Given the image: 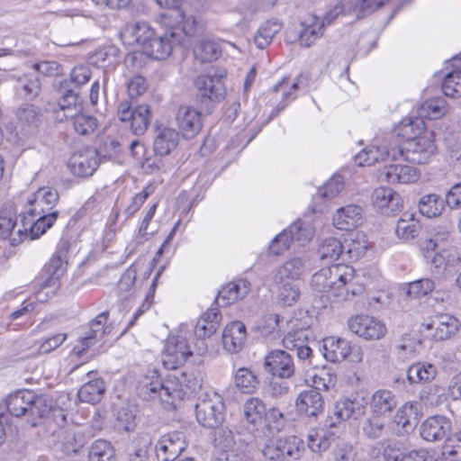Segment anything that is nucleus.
Listing matches in <instances>:
<instances>
[{
  "instance_id": "33",
  "label": "nucleus",
  "mask_w": 461,
  "mask_h": 461,
  "mask_svg": "<svg viewBox=\"0 0 461 461\" xmlns=\"http://www.w3.org/2000/svg\"><path fill=\"white\" fill-rule=\"evenodd\" d=\"M16 225V211L12 204H5L0 211V238H9L12 245L22 240V235L23 234L22 230H18L14 237V230Z\"/></svg>"
},
{
  "instance_id": "22",
  "label": "nucleus",
  "mask_w": 461,
  "mask_h": 461,
  "mask_svg": "<svg viewBox=\"0 0 461 461\" xmlns=\"http://www.w3.org/2000/svg\"><path fill=\"white\" fill-rule=\"evenodd\" d=\"M334 226L341 230H351L362 223L363 209L356 204L339 208L333 215Z\"/></svg>"
},
{
  "instance_id": "53",
  "label": "nucleus",
  "mask_w": 461,
  "mask_h": 461,
  "mask_svg": "<svg viewBox=\"0 0 461 461\" xmlns=\"http://www.w3.org/2000/svg\"><path fill=\"white\" fill-rule=\"evenodd\" d=\"M362 431L367 438L377 439L387 435L388 426L382 416L372 414L371 417L364 420Z\"/></svg>"
},
{
  "instance_id": "51",
  "label": "nucleus",
  "mask_w": 461,
  "mask_h": 461,
  "mask_svg": "<svg viewBox=\"0 0 461 461\" xmlns=\"http://www.w3.org/2000/svg\"><path fill=\"white\" fill-rule=\"evenodd\" d=\"M276 287L277 299L285 306L295 303L300 297V288L294 281L285 280L283 283H274Z\"/></svg>"
},
{
  "instance_id": "48",
  "label": "nucleus",
  "mask_w": 461,
  "mask_h": 461,
  "mask_svg": "<svg viewBox=\"0 0 461 461\" xmlns=\"http://www.w3.org/2000/svg\"><path fill=\"white\" fill-rule=\"evenodd\" d=\"M213 446L219 456L238 448L233 432L227 427H217L213 435Z\"/></svg>"
},
{
  "instance_id": "23",
  "label": "nucleus",
  "mask_w": 461,
  "mask_h": 461,
  "mask_svg": "<svg viewBox=\"0 0 461 461\" xmlns=\"http://www.w3.org/2000/svg\"><path fill=\"white\" fill-rule=\"evenodd\" d=\"M295 405L301 414L316 417L323 411L324 400L320 392L309 389L299 393Z\"/></svg>"
},
{
  "instance_id": "56",
  "label": "nucleus",
  "mask_w": 461,
  "mask_h": 461,
  "mask_svg": "<svg viewBox=\"0 0 461 461\" xmlns=\"http://www.w3.org/2000/svg\"><path fill=\"white\" fill-rule=\"evenodd\" d=\"M447 112V102L444 97L437 96L425 101L420 107V116L429 120H436L446 114Z\"/></svg>"
},
{
  "instance_id": "29",
  "label": "nucleus",
  "mask_w": 461,
  "mask_h": 461,
  "mask_svg": "<svg viewBox=\"0 0 461 461\" xmlns=\"http://www.w3.org/2000/svg\"><path fill=\"white\" fill-rule=\"evenodd\" d=\"M424 326L428 330H434L435 337L443 340L456 334L458 330V321L452 315L440 313L433 316Z\"/></svg>"
},
{
  "instance_id": "7",
  "label": "nucleus",
  "mask_w": 461,
  "mask_h": 461,
  "mask_svg": "<svg viewBox=\"0 0 461 461\" xmlns=\"http://www.w3.org/2000/svg\"><path fill=\"white\" fill-rule=\"evenodd\" d=\"M177 30L178 27L170 25V28L167 27L161 32H155L143 48L144 53L154 59H166L172 53L174 46L182 41L183 36Z\"/></svg>"
},
{
  "instance_id": "41",
  "label": "nucleus",
  "mask_w": 461,
  "mask_h": 461,
  "mask_svg": "<svg viewBox=\"0 0 461 461\" xmlns=\"http://www.w3.org/2000/svg\"><path fill=\"white\" fill-rule=\"evenodd\" d=\"M312 324V318L309 315L308 312H298L294 317L285 321L286 334L292 335L294 339L302 334V337L309 339V329Z\"/></svg>"
},
{
  "instance_id": "64",
  "label": "nucleus",
  "mask_w": 461,
  "mask_h": 461,
  "mask_svg": "<svg viewBox=\"0 0 461 461\" xmlns=\"http://www.w3.org/2000/svg\"><path fill=\"white\" fill-rule=\"evenodd\" d=\"M442 455L449 461H461V432L447 437L442 447Z\"/></svg>"
},
{
  "instance_id": "36",
  "label": "nucleus",
  "mask_w": 461,
  "mask_h": 461,
  "mask_svg": "<svg viewBox=\"0 0 461 461\" xmlns=\"http://www.w3.org/2000/svg\"><path fill=\"white\" fill-rule=\"evenodd\" d=\"M179 133L168 127H158L154 139V151L157 155L166 156L175 149L178 144Z\"/></svg>"
},
{
  "instance_id": "44",
  "label": "nucleus",
  "mask_w": 461,
  "mask_h": 461,
  "mask_svg": "<svg viewBox=\"0 0 461 461\" xmlns=\"http://www.w3.org/2000/svg\"><path fill=\"white\" fill-rule=\"evenodd\" d=\"M282 23L277 19H270L263 23L255 35V44L264 49L270 44L274 37L281 31Z\"/></svg>"
},
{
  "instance_id": "46",
  "label": "nucleus",
  "mask_w": 461,
  "mask_h": 461,
  "mask_svg": "<svg viewBox=\"0 0 461 461\" xmlns=\"http://www.w3.org/2000/svg\"><path fill=\"white\" fill-rule=\"evenodd\" d=\"M221 53L220 45L209 39L201 40L194 48V58L202 63L216 60Z\"/></svg>"
},
{
  "instance_id": "63",
  "label": "nucleus",
  "mask_w": 461,
  "mask_h": 461,
  "mask_svg": "<svg viewBox=\"0 0 461 461\" xmlns=\"http://www.w3.org/2000/svg\"><path fill=\"white\" fill-rule=\"evenodd\" d=\"M68 120H71L74 131L79 135H88L94 132L97 127L95 117L81 112Z\"/></svg>"
},
{
  "instance_id": "42",
  "label": "nucleus",
  "mask_w": 461,
  "mask_h": 461,
  "mask_svg": "<svg viewBox=\"0 0 461 461\" xmlns=\"http://www.w3.org/2000/svg\"><path fill=\"white\" fill-rule=\"evenodd\" d=\"M104 392V380L96 378L85 383L78 390L77 396L81 402L95 404L101 401Z\"/></svg>"
},
{
  "instance_id": "1",
  "label": "nucleus",
  "mask_w": 461,
  "mask_h": 461,
  "mask_svg": "<svg viewBox=\"0 0 461 461\" xmlns=\"http://www.w3.org/2000/svg\"><path fill=\"white\" fill-rule=\"evenodd\" d=\"M202 384V376L194 370L184 371L166 381H161L158 373L152 371L140 381L138 391L145 401L158 399L165 408L175 409L184 400L186 390L196 392Z\"/></svg>"
},
{
  "instance_id": "31",
  "label": "nucleus",
  "mask_w": 461,
  "mask_h": 461,
  "mask_svg": "<svg viewBox=\"0 0 461 461\" xmlns=\"http://www.w3.org/2000/svg\"><path fill=\"white\" fill-rule=\"evenodd\" d=\"M397 404V397L392 391L380 389L371 397L370 410L372 414L384 417L390 415Z\"/></svg>"
},
{
  "instance_id": "20",
  "label": "nucleus",
  "mask_w": 461,
  "mask_h": 461,
  "mask_svg": "<svg viewBox=\"0 0 461 461\" xmlns=\"http://www.w3.org/2000/svg\"><path fill=\"white\" fill-rule=\"evenodd\" d=\"M265 368L280 378H289L294 373V364L290 354L284 350H274L265 358Z\"/></svg>"
},
{
  "instance_id": "57",
  "label": "nucleus",
  "mask_w": 461,
  "mask_h": 461,
  "mask_svg": "<svg viewBox=\"0 0 461 461\" xmlns=\"http://www.w3.org/2000/svg\"><path fill=\"white\" fill-rule=\"evenodd\" d=\"M151 444L152 440L149 434H140L134 438L128 461H148Z\"/></svg>"
},
{
  "instance_id": "55",
  "label": "nucleus",
  "mask_w": 461,
  "mask_h": 461,
  "mask_svg": "<svg viewBox=\"0 0 461 461\" xmlns=\"http://www.w3.org/2000/svg\"><path fill=\"white\" fill-rule=\"evenodd\" d=\"M420 230V224L413 218L412 214L405 213L403 217L398 220L395 233L402 240H410L415 238Z\"/></svg>"
},
{
  "instance_id": "50",
  "label": "nucleus",
  "mask_w": 461,
  "mask_h": 461,
  "mask_svg": "<svg viewBox=\"0 0 461 461\" xmlns=\"http://www.w3.org/2000/svg\"><path fill=\"white\" fill-rule=\"evenodd\" d=\"M422 249L426 262L434 268L441 269L448 264V251L444 248L436 247L433 241H426Z\"/></svg>"
},
{
  "instance_id": "26",
  "label": "nucleus",
  "mask_w": 461,
  "mask_h": 461,
  "mask_svg": "<svg viewBox=\"0 0 461 461\" xmlns=\"http://www.w3.org/2000/svg\"><path fill=\"white\" fill-rule=\"evenodd\" d=\"M419 422L417 407L405 402L396 411L393 417V423L397 426V435H408L414 430Z\"/></svg>"
},
{
  "instance_id": "62",
  "label": "nucleus",
  "mask_w": 461,
  "mask_h": 461,
  "mask_svg": "<svg viewBox=\"0 0 461 461\" xmlns=\"http://www.w3.org/2000/svg\"><path fill=\"white\" fill-rule=\"evenodd\" d=\"M61 448L67 455L76 454L85 445V438L82 434L74 430L60 431Z\"/></svg>"
},
{
  "instance_id": "54",
  "label": "nucleus",
  "mask_w": 461,
  "mask_h": 461,
  "mask_svg": "<svg viewBox=\"0 0 461 461\" xmlns=\"http://www.w3.org/2000/svg\"><path fill=\"white\" fill-rule=\"evenodd\" d=\"M219 326H217L216 321H204L203 319H199L194 326V333L195 337H197L200 341L195 348V353L199 356H202L206 351V345L203 339L207 337H211L217 330Z\"/></svg>"
},
{
  "instance_id": "17",
  "label": "nucleus",
  "mask_w": 461,
  "mask_h": 461,
  "mask_svg": "<svg viewBox=\"0 0 461 461\" xmlns=\"http://www.w3.org/2000/svg\"><path fill=\"white\" fill-rule=\"evenodd\" d=\"M452 429L448 418L441 415H435L426 419L420 425V437L429 442H437L447 438Z\"/></svg>"
},
{
  "instance_id": "27",
  "label": "nucleus",
  "mask_w": 461,
  "mask_h": 461,
  "mask_svg": "<svg viewBox=\"0 0 461 461\" xmlns=\"http://www.w3.org/2000/svg\"><path fill=\"white\" fill-rule=\"evenodd\" d=\"M249 290L250 283L245 279L230 282L219 291L216 303L219 306L226 307L244 298Z\"/></svg>"
},
{
  "instance_id": "34",
  "label": "nucleus",
  "mask_w": 461,
  "mask_h": 461,
  "mask_svg": "<svg viewBox=\"0 0 461 461\" xmlns=\"http://www.w3.org/2000/svg\"><path fill=\"white\" fill-rule=\"evenodd\" d=\"M306 259L301 257L287 260L273 274V283H283V279L298 280L306 269Z\"/></svg>"
},
{
  "instance_id": "61",
  "label": "nucleus",
  "mask_w": 461,
  "mask_h": 461,
  "mask_svg": "<svg viewBox=\"0 0 461 461\" xmlns=\"http://www.w3.org/2000/svg\"><path fill=\"white\" fill-rule=\"evenodd\" d=\"M285 230L288 231V236L292 241L296 240L300 243L310 241L314 235V229L312 224L301 220L295 221Z\"/></svg>"
},
{
  "instance_id": "60",
  "label": "nucleus",
  "mask_w": 461,
  "mask_h": 461,
  "mask_svg": "<svg viewBox=\"0 0 461 461\" xmlns=\"http://www.w3.org/2000/svg\"><path fill=\"white\" fill-rule=\"evenodd\" d=\"M307 337H302V334H299L297 339H294L292 335H285L283 345L286 349L295 351L299 359L307 360L312 353V348L307 345Z\"/></svg>"
},
{
  "instance_id": "12",
  "label": "nucleus",
  "mask_w": 461,
  "mask_h": 461,
  "mask_svg": "<svg viewBox=\"0 0 461 461\" xmlns=\"http://www.w3.org/2000/svg\"><path fill=\"white\" fill-rule=\"evenodd\" d=\"M348 328L358 337L370 340L380 339L386 333V327L381 321L366 314L349 318Z\"/></svg>"
},
{
  "instance_id": "13",
  "label": "nucleus",
  "mask_w": 461,
  "mask_h": 461,
  "mask_svg": "<svg viewBox=\"0 0 461 461\" xmlns=\"http://www.w3.org/2000/svg\"><path fill=\"white\" fill-rule=\"evenodd\" d=\"M98 164L97 150L92 148H85L71 155L68 167L74 176L86 177L93 175Z\"/></svg>"
},
{
  "instance_id": "40",
  "label": "nucleus",
  "mask_w": 461,
  "mask_h": 461,
  "mask_svg": "<svg viewBox=\"0 0 461 461\" xmlns=\"http://www.w3.org/2000/svg\"><path fill=\"white\" fill-rule=\"evenodd\" d=\"M324 26L320 23V18L312 15L301 23L299 42L301 46L310 47L323 32Z\"/></svg>"
},
{
  "instance_id": "52",
  "label": "nucleus",
  "mask_w": 461,
  "mask_h": 461,
  "mask_svg": "<svg viewBox=\"0 0 461 461\" xmlns=\"http://www.w3.org/2000/svg\"><path fill=\"white\" fill-rule=\"evenodd\" d=\"M243 411L247 422L257 426L262 422L265 417L266 406L259 398L252 397L245 402Z\"/></svg>"
},
{
  "instance_id": "10",
  "label": "nucleus",
  "mask_w": 461,
  "mask_h": 461,
  "mask_svg": "<svg viewBox=\"0 0 461 461\" xmlns=\"http://www.w3.org/2000/svg\"><path fill=\"white\" fill-rule=\"evenodd\" d=\"M346 247L339 239L335 237H328L321 240L319 246V254L321 259L328 261L339 260L348 255L349 259L358 258L362 256L366 247L358 244L357 246H348L347 251Z\"/></svg>"
},
{
  "instance_id": "15",
  "label": "nucleus",
  "mask_w": 461,
  "mask_h": 461,
  "mask_svg": "<svg viewBox=\"0 0 461 461\" xmlns=\"http://www.w3.org/2000/svg\"><path fill=\"white\" fill-rule=\"evenodd\" d=\"M402 155L401 146H372L364 149L355 156L358 166H372L378 162L396 160Z\"/></svg>"
},
{
  "instance_id": "37",
  "label": "nucleus",
  "mask_w": 461,
  "mask_h": 461,
  "mask_svg": "<svg viewBox=\"0 0 461 461\" xmlns=\"http://www.w3.org/2000/svg\"><path fill=\"white\" fill-rule=\"evenodd\" d=\"M374 205L380 210H389L391 213L397 212L402 200L398 194L389 187L376 188L372 194Z\"/></svg>"
},
{
  "instance_id": "45",
  "label": "nucleus",
  "mask_w": 461,
  "mask_h": 461,
  "mask_svg": "<svg viewBox=\"0 0 461 461\" xmlns=\"http://www.w3.org/2000/svg\"><path fill=\"white\" fill-rule=\"evenodd\" d=\"M436 375L437 367L426 362L412 364L407 371V377L411 384L430 382Z\"/></svg>"
},
{
  "instance_id": "35",
  "label": "nucleus",
  "mask_w": 461,
  "mask_h": 461,
  "mask_svg": "<svg viewBox=\"0 0 461 461\" xmlns=\"http://www.w3.org/2000/svg\"><path fill=\"white\" fill-rule=\"evenodd\" d=\"M323 356L333 363L343 361L350 354L349 342L344 339L329 337L323 339Z\"/></svg>"
},
{
  "instance_id": "19",
  "label": "nucleus",
  "mask_w": 461,
  "mask_h": 461,
  "mask_svg": "<svg viewBox=\"0 0 461 461\" xmlns=\"http://www.w3.org/2000/svg\"><path fill=\"white\" fill-rule=\"evenodd\" d=\"M14 90L18 97L25 101H33L41 93V77L37 71H29L14 76Z\"/></svg>"
},
{
  "instance_id": "2",
  "label": "nucleus",
  "mask_w": 461,
  "mask_h": 461,
  "mask_svg": "<svg viewBox=\"0 0 461 461\" xmlns=\"http://www.w3.org/2000/svg\"><path fill=\"white\" fill-rule=\"evenodd\" d=\"M355 270L345 264H336L323 267L311 278V286L319 293H332L340 299L348 300L352 296L363 293L361 285L353 282Z\"/></svg>"
},
{
  "instance_id": "6",
  "label": "nucleus",
  "mask_w": 461,
  "mask_h": 461,
  "mask_svg": "<svg viewBox=\"0 0 461 461\" xmlns=\"http://www.w3.org/2000/svg\"><path fill=\"white\" fill-rule=\"evenodd\" d=\"M117 116L122 122L128 124L131 131L136 136L143 135L151 119L150 106L142 104L132 108L129 101L121 102L117 108Z\"/></svg>"
},
{
  "instance_id": "25",
  "label": "nucleus",
  "mask_w": 461,
  "mask_h": 461,
  "mask_svg": "<svg viewBox=\"0 0 461 461\" xmlns=\"http://www.w3.org/2000/svg\"><path fill=\"white\" fill-rule=\"evenodd\" d=\"M222 77V74L201 75L196 77L194 85L203 97L218 101L224 95Z\"/></svg>"
},
{
  "instance_id": "43",
  "label": "nucleus",
  "mask_w": 461,
  "mask_h": 461,
  "mask_svg": "<svg viewBox=\"0 0 461 461\" xmlns=\"http://www.w3.org/2000/svg\"><path fill=\"white\" fill-rule=\"evenodd\" d=\"M425 129V122L421 116L402 119L395 129V135L401 136L409 141L417 139L418 135Z\"/></svg>"
},
{
  "instance_id": "5",
  "label": "nucleus",
  "mask_w": 461,
  "mask_h": 461,
  "mask_svg": "<svg viewBox=\"0 0 461 461\" xmlns=\"http://www.w3.org/2000/svg\"><path fill=\"white\" fill-rule=\"evenodd\" d=\"M195 417L203 427L217 428L224 419V403L216 393L202 394L195 404Z\"/></svg>"
},
{
  "instance_id": "28",
  "label": "nucleus",
  "mask_w": 461,
  "mask_h": 461,
  "mask_svg": "<svg viewBox=\"0 0 461 461\" xmlns=\"http://www.w3.org/2000/svg\"><path fill=\"white\" fill-rule=\"evenodd\" d=\"M381 176L391 184H409L418 180L419 172L412 166L394 164L384 166Z\"/></svg>"
},
{
  "instance_id": "8",
  "label": "nucleus",
  "mask_w": 461,
  "mask_h": 461,
  "mask_svg": "<svg viewBox=\"0 0 461 461\" xmlns=\"http://www.w3.org/2000/svg\"><path fill=\"white\" fill-rule=\"evenodd\" d=\"M303 449V440L296 436H289L266 445L262 453L270 461H294L300 457Z\"/></svg>"
},
{
  "instance_id": "16",
  "label": "nucleus",
  "mask_w": 461,
  "mask_h": 461,
  "mask_svg": "<svg viewBox=\"0 0 461 461\" xmlns=\"http://www.w3.org/2000/svg\"><path fill=\"white\" fill-rule=\"evenodd\" d=\"M176 121L185 139H193L195 137L203 126L201 112L189 105H181L178 107Z\"/></svg>"
},
{
  "instance_id": "32",
  "label": "nucleus",
  "mask_w": 461,
  "mask_h": 461,
  "mask_svg": "<svg viewBox=\"0 0 461 461\" xmlns=\"http://www.w3.org/2000/svg\"><path fill=\"white\" fill-rule=\"evenodd\" d=\"M452 69L444 76L442 92L445 95L457 98L461 96V53L450 61Z\"/></svg>"
},
{
  "instance_id": "21",
  "label": "nucleus",
  "mask_w": 461,
  "mask_h": 461,
  "mask_svg": "<svg viewBox=\"0 0 461 461\" xmlns=\"http://www.w3.org/2000/svg\"><path fill=\"white\" fill-rule=\"evenodd\" d=\"M59 213L46 214H28L32 219L23 216V227L24 229V236L30 237V240H35L44 234L48 229L51 228L57 221Z\"/></svg>"
},
{
  "instance_id": "9",
  "label": "nucleus",
  "mask_w": 461,
  "mask_h": 461,
  "mask_svg": "<svg viewBox=\"0 0 461 461\" xmlns=\"http://www.w3.org/2000/svg\"><path fill=\"white\" fill-rule=\"evenodd\" d=\"M404 159L415 164H429L437 153V147L431 136H421L406 141L402 148Z\"/></svg>"
},
{
  "instance_id": "3",
  "label": "nucleus",
  "mask_w": 461,
  "mask_h": 461,
  "mask_svg": "<svg viewBox=\"0 0 461 461\" xmlns=\"http://www.w3.org/2000/svg\"><path fill=\"white\" fill-rule=\"evenodd\" d=\"M6 408L14 417L27 416L32 426L38 424L50 411V402L42 396H38L31 390H19L9 394L6 399Z\"/></svg>"
},
{
  "instance_id": "30",
  "label": "nucleus",
  "mask_w": 461,
  "mask_h": 461,
  "mask_svg": "<svg viewBox=\"0 0 461 461\" xmlns=\"http://www.w3.org/2000/svg\"><path fill=\"white\" fill-rule=\"evenodd\" d=\"M154 34L149 23L139 21L127 23L122 36L128 44H138L143 49Z\"/></svg>"
},
{
  "instance_id": "39",
  "label": "nucleus",
  "mask_w": 461,
  "mask_h": 461,
  "mask_svg": "<svg viewBox=\"0 0 461 461\" xmlns=\"http://www.w3.org/2000/svg\"><path fill=\"white\" fill-rule=\"evenodd\" d=\"M365 413V406L358 402L343 399L336 402L332 414L339 421L357 420Z\"/></svg>"
},
{
  "instance_id": "58",
  "label": "nucleus",
  "mask_w": 461,
  "mask_h": 461,
  "mask_svg": "<svg viewBox=\"0 0 461 461\" xmlns=\"http://www.w3.org/2000/svg\"><path fill=\"white\" fill-rule=\"evenodd\" d=\"M89 461H115L114 449L112 444L104 439H97L91 445Z\"/></svg>"
},
{
  "instance_id": "18",
  "label": "nucleus",
  "mask_w": 461,
  "mask_h": 461,
  "mask_svg": "<svg viewBox=\"0 0 461 461\" xmlns=\"http://www.w3.org/2000/svg\"><path fill=\"white\" fill-rule=\"evenodd\" d=\"M82 104L79 95L75 88H66L59 102L52 108V113L56 121L62 122L68 121L81 112Z\"/></svg>"
},
{
  "instance_id": "59",
  "label": "nucleus",
  "mask_w": 461,
  "mask_h": 461,
  "mask_svg": "<svg viewBox=\"0 0 461 461\" xmlns=\"http://www.w3.org/2000/svg\"><path fill=\"white\" fill-rule=\"evenodd\" d=\"M234 382L236 387L243 393H253L259 384L258 377L246 367L237 370Z\"/></svg>"
},
{
  "instance_id": "14",
  "label": "nucleus",
  "mask_w": 461,
  "mask_h": 461,
  "mask_svg": "<svg viewBox=\"0 0 461 461\" xmlns=\"http://www.w3.org/2000/svg\"><path fill=\"white\" fill-rule=\"evenodd\" d=\"M185 435L172 431L163 435L156 444L157 457L160 461H174L185 449Z\"/></svg>"
},
{
  "instance_id": "49",
  "label": "nucleus",
  "mask_w": 461,
  "mask_h": 461,
  "mask_svg": "<svg viewBox=\"0 0 461 461\" xmlns=\"http://www.w3.org/2000/svg\"><path fill=\"white\" fill-rule=\"evenodd\" d=\"M446 203V199H443L438 194H426L419 202V211L428 218L437 217L441 214Z\"/></svg>"
},
{
  "instance_id": "4",
  "label": "nucleus",
  "mask_w": 461,
  "mask_h": 461,
  "mask_svg": "<svg viewBox=\"0 0 461 461\" xmlns=\"http://www.w3.org/2000/svg\"><path fill=\"white\" fill-rule=\"evenodd\" d=\"M194 353L186 336L180 330L177 334L169 335L165 341L162 351L163 366L169 370L176 369L184 365Z\"/></svg>"
},
{
  "instance_id": "11",
  "label": "nucleus",
  "mask_w": 461,
  "mask_h": 461,
  "mask_svg": "<svg viewBox=\"0 0 461 461\" xmlns=\"http://www.w3.org/2000/svg\"><path fill=\"white\" fill-rule=\"evenodd\" d=\"M59 200V192L51 187L44 186L39 188L27 200V214H46L59 213L55 206Z\"/></svg>"
},
{
  "instance_id": "38",
  "label": "nucleus",
  "mask_w": 461,
  "mask_h": 461,
  "mask_svg": "<svg viewBox=\"0 0 461 461\" xmlns=\"http://www.w3.org/2000/svg\"><path fill=\"white\" fill-rule=\"evenodd\" d=\"M336 375L328 368H313L307 372L305 382L312 386L311 390L329 391L334 388L336 384Z\"/></svg>"
},
{
  "instance_id": "24",
  "label": "nucleus",
  "mask_w": 461,
  "mask_h": 461,
  "mask_svg": "<svg viewBox=\"0 0 461 461\" xmlns=\"http://www.w3.org/2000/svg\"><path fill=\"white\" fill-rule=\"evenodd\" d=\"M246 339L247 331L243 322L236 321L225 327L222 333V344L228 352L233 354L240 351Z\"/></svg>"
},
{
  "instance_id": "47",
  "label": "nucleus",
  "mask_w": 461,
  "mask_h": 461,
  "mask_svg": "<svg viewBox=\"0 0 461 461\" xmlns=\"http://www.w3.org/2000/svg\"><path fill=\"white\" fill-rule=\"evenodd\" d=\"M16 117L22 125L30 129L38 128L42 121L41 110L32 104L20 105L16 110Z\"/></svg>"
}]
</instances>
